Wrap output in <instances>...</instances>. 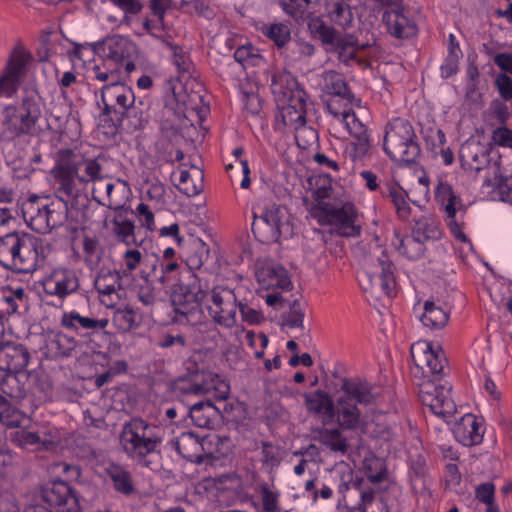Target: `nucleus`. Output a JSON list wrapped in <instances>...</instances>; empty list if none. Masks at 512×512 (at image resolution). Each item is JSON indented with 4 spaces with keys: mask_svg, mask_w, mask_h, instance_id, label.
I'll return each instance as SVG.
<instances>
[{
    "mask_svg": "<svg viewBox=\"0 0 512 512\" xmlns=\"http://www.w3.org/2000/svg\"><path fill=\"white\" fill-rule=\"evenodd\" d=\"M103 155L91 158L85 156L78 149L62 148L56 152L55 165L51 169V176L57 195L66 196L71 200V208L80 210L87 207L88 196L85 188L88 184L104 180Z\"/></svg>",
    "mask_w": 512,
    "mask_h": 512,
    "instance_id": "1",
    "label": "nucleus"
},
{
    "mask_svg": "<svg viewBox=\"0 0 512 512\" xmlns=\"http://www.w3.org/2000/svg\"><path fill=\"white\" fill-rule=\"evenodd\" d=\"M2 116L0 139L3 141L21 136L36 137L45 131L42 102L35 95H27L18 104L6 106Z\"/></svg>",
    "mask_w": 512,
    "mask_h": 512,
    "instance_id": "2",
    "label": "nucleus"
},
{
    "mask_svg": "<svg viewBox=\"0 0 512 512\" xmlns=\"http://www.w3.org/2000/svg\"><path fill=\"white\" fill-rule=\"evenodd\" d=\"M271 89L275 96L279 115L285 126L295 130L306 124L307 93L299 87L297 79L287 71L272 76Z\"/></svg>",
    "mask_w": 512,
    "mask_h": 512,
    "instance_id": "3",
    "label": "nucleus"
},
{
    "mask_svg": "<svg viewBox=\"0 0 512 512\" xmlns=\"http://www.w3.org/2000/svg\"><path fill=\"white\" fill-rule=\"evenodd\" d=\"M209 286L190 270L178 272L176 282L171 285L170 299L177 315L188 322L198 320L203 314V302L207 298Z\"/></svg>",
    "mask_w": 512,
    "mask_h": 512,
    "instance_id": "4",
    "label": "nucleus"
},
{
    "mask_svg": "<svg viewBox=\"0 0 512 512\" xmlns=\"http://www.w3.org/2000/svg\"><path fill=\"white\" fill-rule=\"evenodd\" d=\"M41 240L24 232H9L0 238V264L18 273L33 272L39 262Z\"/></svg>",
    "mask_w": 512,
    "mask_h": 512,
    "instance_id": "5",
    "label": "nucleus"
},
{
    "mask_svg": "<svg viewBox=\"0 0 512 512\" xmlns=\"http://www.w3.org/2000/svg\"><path fill=\"white\" fill-rule=\"evenodd\" d=\"M119 442L129 457L136 459L145 467L152 468V462L147 460V456L158 452L162 436L159 427L135 417L123 424Z\"/></svg>",
    "mask_w": 512,
    "mask_h": 512,
    "instance_id": "6",
    "label": "nucleus"
},
{
    "mask_svg": "<svg viewBox=\"0 0 512 512\" xmlns=\"http://www.w3.org/2000/svg\"><path fill=\"white\" fill-rule=\"evenodd\" d=\"M330 187L321 186L314 192L316 205L312 214L322 225H329L330 231L344 237L360 234L361 227L355 224L357 214L351 204L335 206L325 201L329 197Z\"/></svg>",
    "mask_w": 512,
    "mask_h": 512,
    "instance_id": "7",
    "label": "nucleus"
},
{
    "mask_svg": "<svg viewBox=\"0 0 512 512\" xmlns=\"http://www.w3.org/2000/svg\"><path fill=\"white\" fill-rule=\"evenodd\" d=\"M383 148L386 154L400 165L414 163L420 155L414 129L402 118H395L386 125Z\"/></svg>",
    "mask_w": 512,
    "mask_h": 512,
    "instance_id": "8",
    "label": "nucleus"
},
{
    "mask_svg": "<svg viewBox=\"0 0 512 512\" xmlns=\"http://www.w3.org/2000/svg\"><path fill=\"white\" fill-rule=\"evenodd\" d=\"M179 395H202L212 390L220 392L219 398H228L229 386L219 379V376L209 371L205 365L189 360L187 362V374L180 377L174 386Z\"/></svg>",
    "mask_w": 512,
    "mask_h": 512,
    "instance_id": "9",
    "label": "nucleus"
},
{
    "mask_svg": "<svg viewBox=\"0 0 512 512\" xmlns=\"http://www.w3.org/2000/svg\"><path fill=\"white\" fill-rule=\"evenodd\" d=\"M370 256L365 262V272L361 279L362 288L376 297L395 295L396 281L394 265L384 251Z\"/></svg>",
    "mask_w": 512,
    "mask_h": 512,
    "instance_id": "10",
    "label": "nucleus"
},
{
    "mask_svg": "<svg viewBox=\"0 0 512 512\" xmlns=\"http://www.w3.org/2000/svg\"><path fill=\"white\" fill-rule=\"evenodd\" d=\"M417 385L422 404L428 407L434 415L442 418L445 422H449L456 413V405L450 395L451 385L438 383V381L432 379L421 380Z\"/></svg>",
    "mask_w": 512,
    "mask_h": 512,
    "instance_id": "11",
    "label": "nucleus"
},
{
    "mask_svg": "<svg viewBox=\"0 0 512 512\" xmlns=\"http://www.w3.org/2000/svg\"><path fill=\"white\" fill-rule=\"evenodd\" d=\"M414 377L422 380H440L446 358L441 349L435 350L430 342L418 341L411 346Z\"/></svg>",
    "mask_w": 512,
    "mask_h": 512,
    "instance_id": "12",
    "label": "nucleus"
},
{
    "mask_svg": "<svg viewBox=\"0 0 512 512\" xmlns=\"http://www.w3.org/2000/svg\"><path fill=\"white\" fill-rule=\"evenodd\" d=\"M239 301L234 290L225 286H216L211 290L207 309L214 322L225 327L236 324Z\"/></svg>",
    "mask_w": 512,
    "mask_h": 512,
    "instance_id": "13",
    "label": "nucleus"
},
{
    "mask_svg": "<svg viewBox=\"0 0 512 512\" xmlns=\"http://www.w3.org/2000/svg\"><path fill=\"white\" fill-rule=\"evenodd\" d=\"M324 79L325 91L339 97L340 100L344 102V109L342 111L334 108L335 101L329 102L327 104L329 112L335 117L342 116L343 120L346 122L347 128L351 130L350 119L354 125L360 124L351 107L353 102L357 101L354 94L349 90L347 83L339 73L335 71L326 72Z\"/></svg>",
    "mask_w": 512,
    "mask_h": 512,
    "instance_id": "14",
    "label": "nucleus"
},
{
    "mask_svg": "<svg viewBox=\"0 0 512 512\" xmlns=\"http://www.w3.org/2000/svg\"><path fill=\"white\" fill-rule=\"evenodd\" d=\"M41 497L60 512H79V498L71 486L60 479L48 482L41 490Z\"/></svg>",
    "mask_w": 512,
    "mask_h": 512,
    "instance_id": "15",
    "label": "nucleus"
},
{
    "mask_svg": "<svg viewBox=\"0 0 512 512\" xmlns=\"http://www.w3.org/2000/svg\"><path fill=\"white\" fill-rule=\"evenodd\" d=\"M282 218V209L276 205L267 208L260 215L254 212L252 232L256 239L264 244L276 243L282 234Z\"/></svg>",
    "mask_w": 512,
    "mask_h": 512,
    "instance_id": "16",
    "label": "nucleus"
},
{
    "mask_svg": "<svg viewBox=\"0 0 512 512\" xmlns=\"http://www.w3.org/2000/svg\"><path fill=\"white\" fill-rule=\"evenodd\" d=\"M385 8L387 9L382 14V22L390 35L398 39H405L417 34V25L410 18L402 0H399L398 5H390Z\"/></svg>",
    "mask_w": 512,
    "mask_h": 512,
    "instance_id": "17",
    "label": "nucleus"
},
{
    "mask_svg": "<svg viewBox=\"0 0 512 512\" xmlns=\"http://www.w3.org/2000/svg\"><path fill=\"white\" fill-rule=\"evenodd\" d=\"M101 99L104 104L102 116H117L119 110H124L128 105L134 104L133 90L120 80L115 83H107L101 88Z\"/></svg>",
    "mask_w": 512,
    "mask_h": 512,
    "instance_id": "18",
    "label": "nucleus"
},
{
    "mask_svg": "<svg viewBox=\"0 0 512 512\" xmlns=\"http://www.w3.org/2000/svg\"><path fill=\"white\" fill-rule=\"evenodd\" d=\"M91 49L94 53L103 55L105 60L112 61L117 65L124 60L135 58L138 54L137 46L123 36H113L101 42L94 43Z\"/></svg>",
    "mask_w": 512,
    "mask_h": 512,
    "instance_id": "19",
    "label": "nucleus"
},
{
    "mask_svg": "<svg viewBox=\"0 0 512 512\" xmlns=\"http://www.w3.org/2000/svg\"><path fill=\"white\" fill-rule=\"evenodd\" d=\"M30 360L29 350L21 343L0 344V370L17 374L22 372Z\"/></svg>",
    "mask_w": 512,
    "mask_h": 512,
    "instance_id": "20",
    "label": "nucleus"
},
{
    "mask_svg": "<svg viewBox=\"0 0 512 512\" xmlns=\"http://www.w3.org/2000/svg\"><path fill=\"white\" fill-rule=\"evenodd\" d=\"M364 484L363 479L357 478L341 485L340 491L344 493V501L350 509L365 512L366 506L373 502L375 491L370 486L365 487Z\"/></svg>",
    "mask_w": 512,
    "mask_h": 512,
    "instance_id": "21",
    "label": "nucleus"
},
{
    "mask_svg": "<svg viewBox=\"0 0 512 512\" xmlns=\"http://www.w3.org/2000/svg\"><path fill=\"white\" fill-rule=\"evenodd\" d=\"M148 107L143 101L128 105L124 110H119L116 117L110 118L111 127L116 129L117 126L127 131H136L144 127L148 122Z\"/></svg>",
    "mask_w": 512,
    "mask_h": 512,
    "instance_id": "22",
    "label": "nucleus"
},
{
    "mask_svg": "<svg viewBox=\"0 0 512 512\" xmlns=\"http://www.w3.org/2000/svg\"><path fill=\"white\" fill-rule=\"evenodd\" d=\"M79 288V280L71 270H56L44 281V291L64 298Z\"/></svg>",
    "mask_w": 512,
    "mask_h": 512,
    "instance_id": "23",
    "label": "nucleus"
},
{
    "mask_svg": "<svg viewBox=\"0 0 512 512\" xmlns=\"http://www.w3.org/2000/svg\"><path fill=\"white\" fill-rule=\"evenodd\" d=\"M330 51L336 52L338 61L345 66L356 64L364 70L371 65L369 60L363 59L357 55L358 51L361 50L358 48V38L354 34L344 35Z\"/></svg>",
    "mask_w": 512,
    "mask_h": 512,
    "instance_id": "24",
    "label": "nucleus"
},
{
    "mask_svg": "<svg viewBox=\"0 0 512 512\" xmlns=\"http://www.w3.org/2000/svg\"><path fill=\"white\" fill-rule=\"evenodd\" d=\"M29 54L24 50H14L10 56L5 73L0 78V90L10 95L15 90L18 78L24 70V67L29 59Z\"/></svg>",
    "mask_w": 512,
    "mask_h": 512,
    "instance_id": "25",
    "label": "nucleus"
},
{
    "mask_svg": "<svg viewBox=\"0 0 512 512\" xmlns=\"http://www.w3.org/2000/svg\"><path fill=\"white\" fill-rule=\"evenodd\" d=\"M182 256L187 270L200 269L210 260V247L202 239L191 237L182 247Z\"/></svg>",
    "mask_w": 512,
    "mask_h": 512,
    "instance_id": "26",
    "label": "nucleus"
},
{
    "mask_svg": "<svg viewBox=\"0 0 512 512\" xmlns=\"http://www.w3.org/2000/svg\"><path fill=\"white\" fill-rule=\"evenodd\" d=\"M341 390L344 396L359 404H371L378 397L371 384L356 379H342Z\"/></svg>",
    "mask_w": 512,
    "mask_h": 512,
    "instance_id": "27",
    "label": "nucleus"
},
{
    "mask_svg": "<svg viewBox=\"0 0 512 512\" xmlns=\"http://www.w3.org/2000/svg\"><path fill=\"white\" fill-rule=\"evenodd\" d=\"M175 450L185 459L200 463L203 459L202 440L193 432H184L173 441Z\"/></svg>",
    "mask_w": 512,
    "mask_h": 512,
    "instance_id": "28",
    "label": "nucleus"
},
{
    "mask_svg": "<svg viewBox=\"0 0 512 512\" xmlns=\"http://www.w3.org/2000/svg\"><path fill=\"white\" fill-rule=\"evenodd\" d=\"M477 418L472 414L464 415L454 428V435L464 446H473L481 443L483 435L479 431Z\"/></svg>",
    "mask_w": 512,
    "mask_h": 512,
    "instance_id": "29",
    "label": "nucleus"
},
{
    "mask_svg": "<svg viewBox=\"0 0 512 512\" xmlns=\"http://www.w3.org/2000/svg\"><path fill=\"white\" fill-rule=\"evenodd\" d=\"M45 204H39L34 200H30L24 204L22 212L23 217L28 226L40 234H47L50 232L49 218L45 213Z\"/></svg>",
    "mask_w": 512,
    "mask_h": 512,
    "instance_id": "30",
    "label": "nucleus"
},
{
    "mask_svg": "<svg viewBox=\"0 0 512 512\" xmlns=\"http://www.w3.org/2000/svg\"><path fill=\"white\" fill-rule=\"evenodd\" d=\"M487 151L478 143H467L461 147L459 159L462 168L479 172L488 162Z\"/></svg>",
    "mask_w": 512,
    "mask_h": 512,
    "instance_id": "31",
    "label": "nucleus"
},
{
    "mask_svg": "<svg viewBox=\"0 0 512 512\" xmlns=\"http://www.w3.org/2000/svg\"><path fill=\"white\" fill-rule=\"evenodd\" d=\"M109 324L108 319H94L82 316L78 312L72 311L64 313L61 317V325L70 330L78 331L79 329L98 331L105 329Z\"/></svg>",
    "mask_w": 512,
    "mask_h": 512,
    "instance_id": "32",
    "label": "nucleus"
},
{
    "mask_svg": "<svg viewBox=\"0 0 512 512\" xmlns=\"http://www.w3.org/2000/svg\"><path fill=\"white\" fill-rule=\"evenodd\" d=\"M189 416L195 426L210 429L220 417V411L211 401L198 402L190 407Z\"/></svg>",
    "mask_w": 512,
    "mask_h": 512,
    "instance_id": "33",
    "label": "nucleus"
},
{
    "mask_svg": "<svg viewBox=\"0 0 512 512\" xmlns=\"http://www.w3.org/2000/svg\"><path fill=\"white\" fill-rule=\"evenodd\" d=\"M336 413L337 421L342 428L353 430L358 427L361 412L351 399L341 396L337 401Z\"/></svg>",
    "mask_w": 512,
    "mask_h": 512,
    "instance_id": "34",
    "label": "nucleus"
},
{
    "mask_svg": "<svg viewBox=\"0 0 512 512\" xmlns=\"http://www.w3.org/2000/svg\"><path fill=\"white\" fill-rule=\"evenodd\" d=\"M55 197V200L45 204V213H47V218H49L50 232L52 229L62 226L68 218L69 211L75 209L71 208V200L66 198V196L57 195L55 192Z\"/></svg>",
    "mask_w": 512,
    "mask_h": 512,
    "instance_id": "35",
    "label": "nucleus"
},
{
    "mask_svg": "<svg viewBox=\"0 0 512 512\" xmlns=\"http://www.w3.org/2000/svg\"><path fill=\"white\" fill-rule=\"evenodd\" d=\"M180 184L181 186H177V188L188 197L200 194L204 189L203 171L193 165L190 170H182L180 175Z\"/></svg>",
    "mask_w": 512,
    "mask_h": 512,
    "instance_id": "36",
    "label": "nucleus"
},
{
    "mask_svg": "<svg viewBox=\"0 0 512 512\" xmlns=\"http://www.w3.org/2000/svg\"><path fill=\"white\" fill-rule=\"evenodd\" d=\"M317 440L332 452L346 454L349 448L348 439L337 428H322L318 431Z\"/></svg>",
    "mask_w": 512,
    "mask_h": 512,
    "instance_id": "37",
    "label": "nucleus"
},
{
    "mask_svg": "<svg viewBox=\"0 0 512 512\" xmlns=\"http://www.w3.org/2000/svg\"><path fill=\"white\" fill-rule=\"evenodd\" d=\"M310 32L318 38L324 46L333 49L344 35L333 26L327 25L319 18L312 19L308 24Z\"/></svg>",
    "mask_w": 512,
    "mask_h": 512,
    "instance_id": "38",
    "label": "nucleus"
},
{
    "mask_svg": "<svg viewBox=\"0 0 512 512\" xmlns=\"http://www.w3.org/2000/svg\"><path fill=\"white\" fill-rule=\"evenodd\" d=\"M124 209L116 211V215L112 220L113 228L112 231L118 240L124 242L126 245H137L138 241L134 233L135 226L131 220H127L124 217Z\"/></svg>",
    "mask_w": 512,
    "mask_h": 512,
    "instance_id": "39",
    "label": "nucleus"
},
{
    "mask_svg": "<svg viewBox=\"0 0 512 512\" xmlns=\"http://www.w3.org/2000/svg\"><path fill=\"white\" fill-rule=\"evenodd\" d=\"M305 405L309 411L317 414L324 413L330 418L335 414L334 403L329 394L323 390L305 394Z\"/></svg>",
    "mask_w": 512,
    "mask_h": 512,
    "instance_id": "40",
    "label": "nucleus"
},
{
    "mask_svg": "<svg viewBox=\"0 0 512 512\" xmlns=\"http://www.w3.org/2000/svg\"><path fill=\"white\" fill-rule=\"evenodd\" d=\"M170 89L178 106L182 105L187 111L196 112L201 118V114L208 110V108L203 105V98L199 92L191 91L188 93L186 89L184 92H177L175 85H172Z\"/></svg>",
    "mask_w": 512,
    "mask_h": 512,
    "instance_id": "41",
    "label": "nucleus"
},
{
    "mask_svg": "<svg viewBox=\"0 0 512 512\" xmlns=\"http://www.w3.org/2000/svg\"><path fill=\"white\" fill-rule=\"evenodd\" d=\"M107 474L113 481L115 489L125 495L134 492L132 477L129 471L122 466L112 463L107 467Z\"/></svg>",
    "mask_w": 512,
    "mask_h": 512,
    "instance_id": "42",
    "label": "nucleus"
},
{
    "mask_svg": "<svg viewBox=\"0 0 512 512\" xmlns=\"http://www.w3.org/2000/svg\"><path fill=\"white\" fill-rule=\"evenodd\" d=\"M449 320V315L441 307L435 305L432 301H426L424 304V313L421 321L426 327L439 329L444 327Z\"/></svg>",
    "mask_w": 512,
    "mask_h": 512,
    "instance_id": "43",
    "label": "nucleus"
},
{
    "mask_svg": "<svg viewBox=\"0 0 512 512\" xmlns=\"http://www.w3.org/2000/svg\"><path fill=\"white\" fill-rule=\"evenodd\" d=\"M69 116V108L62 100L53 101L49 109V118L45 119V131H61Z\"/></svg>",
    "mask_w": 512,
    "mask_h": 512,
    "instance_id": "44",
    "label": "nucleus"
},
{
    "mask_svg": "<svg viewBox=\"0 0 512 512\" xmlns=\"http://www.w3.org/2000/svg\"><path fill=\"white\" fill-rule=\"evenodd\" d=\"M121 279V275L117 271H102L95 279L94 286L99 294L111 296L117 294V290L121 288Z\"/></svg>",
    "mask_w": 512,
    "mask_h": 512,
    "instance_id": "45",
    "label": "nucleus"
},
{
    "mask_svg": "<svg viewBox=\"0 0 512 512\" xmlns=\"http://www.w3.org/2000/svg\"><path fill=\"white\" fill-rule=\"evenodd\" d=\"M382 194L384 197L391 200L399 218L405 220L410 216L411 209L405 200L407 193L404 192L400 186L389 184L386 186V189L382 191Z\"/></svg>",
    "mask_w": 512,
    "mask_h": 512,
    "instance_id": "46",
    "label": "nucleus"
},
{
    "mask_svg": "<svg viewBox=\"0 0 512 512\" xmlns=\"http://www.w3.org/2000/svg\"><path fill=\"white\" fill-rule=\"evenodd\" d=\"M435 196L437 201L443 205L448 219H453L456 215V203L459 198L453 192L452 186L446 182H440L436 188Z\"/></svg>",
    "mask_w": 512,
    "mask_h": 512,
    "instance_id": "47",
    "label": "nucleus"
},
{
    "mask_svg": "<svg viewBox=\"0 0 512 512\" xmlns=\"http://www.w3.org/2000/svg\"><path fill=\"white\" fill-rule=\"evenodd\" d=\"M420 234L412 232L410 236H406L400 240L398 251L409 259L420 258L425 251L424 243L419 240Z\"/></svg>",
    "mask_w": 512,
    "mask_h": 512,
    "instance_id": "48",
    "label": "nucleus"
},
{
    "mask_svg": "<svg viewBox=\"0 0 512 512\" xmlns=\"http://www.w3.org/2000/svg\"><path fill=\"white\" fill-rule=\"evenodd\" d=\"M263 465L271 472L278 467L284 458V451L279 445L268 441L261 442Z\"/></svg>",
    "mask_w": 512,
    "mask_h": 512,
    "instance_id": "49",
    "label": "nucleus"
},
{
    "mask_svg": "<svg viewBox=\"0 0 512 512\" xmlns=\"http://www.w3.org/2000/svg\"><path fill=\"white\" fill-rule=\"evenodd\" d=\"M89 74L92 80L99 83H115L120 80V70L118 67H109L108 61L104 59L101 64L93 65Z\"/></svg>",
    "mask_w": 512,
    "mask_h": 512,
    "instance_id": "50",
    "label": "nucleus"
},
{
    "mask_svg": "<svg viewBox=\"0 0 512 512\" xmlns=\"http://www.w3.org/2000/svg\"><path fill=\"white\" fill-rule=\"evenodd\" d=\"M331 20L343 29L350 28L353 22V14L349 5L343 2H336L330 12Z\"/></svg>",
    "mask_w": 512,
    "mask_h": 512,
    "instance_id": "51",
    "label": "nucleus"
},
{
    "mask_svg": "<svg viewBox=\"0 0 512 512\" xmlns=\"http://www.w3.org/2000/svg\"><path fill=\"white\" fill-rule=\"evenodd\" d=\"M113 321L123 331H130L138 326L136 313L129 307L117 309L114 312Z\"/></svg>",
    "mask_w": 512,
    "mask_h": 512,
    "instance_id": "52",
    "label": "nucleus"
},
{
    "mask_svg": "<svg viewBox=\"0 0 512 512\" xmlns=\"http://www.w3.org/2000/svg\"><path fill=\"white\" fill-rule=\"evenodd\" d=\"M1 390L12 399H22L26 396V390L20 383L16 374L10 373L1 382Z\"/></svg>",
    "mask_w": 512,
    "mask_h": 512,
    "instance_id": "53",
    "label": "nucleus"
},
{
    "mask_svg": "<svg viewBox=\"0 0 512 512\" xmlns=\"http://www.w3.org/2000/svg\"><path fill=\"white\" fill-rule=\"evenodd\" d=\"M261 495L262 508L264 512H279L280 507L278 504L279 493L270 489L268 483H262L259 486Z\"/></svg>",
    "mask_w": 512,
    "mask_h": 512,
    "instance_id": "54",
    "label": "nucleus"
},
{
    "mask_svg": "<svg viewBox=\"0 0 512 512\" xmlns=\"http://www.w3.org/2000/svg\"><path fill=\"white\" fill-rule=\"evenodd\" d=\"M264 34L274 41L278 47H283L291 38L290 29L287 25L276 23L266 28Z\"/></svg>",
    "mask_w": 512,
    "mask_h": 512,
    "instance_id": "55",
    "label": "nucleus"
},
{
    "mask_svg": "<svg viewBox=\"0 0 512 512\" xmlns=\"http://www.w3.org/2000/svg\"><path fill=\"white\" fill-rule=\"evenodd\" d=\"M56 346V355L60 357H69L77 348V341L64 333H58L51 342Z\"/></svg>",
    "mask_w": 512,
    "mask_h": 512,
    "instance_id": "56",
    "label": "nucleus"
},
{
    "mask_svg": "<svg viewBox=\"0 0 512 512\" xmlns=\"http://www.w3.org/2000/svg\"><path fill=\"white\" fill-rule=\"evenodd\" d=\"M0 423L8 428L18 427L20 424V414L16 409L8 406L4 398L0 396Z\"/></svg>",
    "mask_w": 512,
    "mask_h": 512,
    "instance_id": "57",
    "label": "nucleus"
},
{
    "mask_svg": "<svg viewBox=\"0 0 512 512\" xmlns=\"http://www.w3.org/2000/svg\"><path fill=\"white\" fill-rule=\"evenodd\" d=\"M367 477L373 483L381 482L384 478L382 471V463L376 457L365 458L363 462Z\"/></svg>",
    "mask_w": 512,
    "mask_h": 512,
    "instance_id": "58",
    "label": "nucleus"
},
{
    "mask_svg": "<svg viewBox=\"0 0 512 512\" xmlns=\"http://www.w3.org/2000/svg\"><path fill=\"white\" fill-rule=\"evenodd\" d=\"M234 59L240 63L244 68L249 65L255 66L261 61L258 54L253 53L251 46H241L234 52Z\"/></svg>",
    "mask_w": 512,
    "mask_h": 512,
    "instance_id": "59",
    "label": "nucleus"
},
{
    "mask_svg": "<svg viewBox=\"0 0 512 512\" xmlns=\"http://www.w3.org/2000/svg\"><path fill=\"white\" fill-rule=\"evenodd\" d=\"M412 232H418L420 235L419 240L423 243L430 239H438L440 237V231L433 223L428 222H417Z\"/></svg>",
    "mask_w": 512,
    "mask_h": 512,
    "instance_id": "60",
    "label": "nucleus"
},
{
    "mask_svg": "<svg viewBox=\"0 0 512 512\" xmlns=\"http://www.w3.org/2000/svg\"><path fill=\"white\" fill-rule=\"evenodd\" d=\"M499 94L504 100L512 99V78L506 73H500L495 80Z\"/></svg>",
    "mask_w": 512,
    "mask_h": 512,
    "instance_id": "61",
    "label": "nucleus"
},
{
    "mask_svg": "<svg viewBox=\"0 0 512 512\" xmlns=\"http://www.w3.org/2000/svg\"><path fill=\"white\" fill-rule=\"evenodd\" d=\"M147 281L151 280L152 282L157 281L161 285H167L170 281L177 279L176 276L166 274V272L160 267V269H157V260H154L152 264V272L147 274L146 276H143Z\"/></svg>",
    "mask_w": 512,
    "mask_h": 512,
    "instance_id": "62",
    "label": "nucleus"
},
{
    "mask_svg": "<svg viewBox=\"0 0 512 512\" xmlns=\"http://www.w3.org/2000/svg\"><path fill=\"white\" fill-rule=\"evenodd\" d=\"M238 310L241 314L242 320L251 325L259 324L262 320L260 312L249 307L247 304L239 302Z\"/></svg>",
    "mask_w": 512,
    "mask_h": 512,
    "instance_id": "63",
    "label": "nucleus"
},
{
    "mask_svg": "<svg viewBox=\"0 0 512 512\" xmlns=\"http://www.w3.org/2000/svg\"><path fill=\"white\" fill-rule=\"evenodd\" d=\"M493 139L500 146L512 148V131L506 127L496 129Z\"/></svg>",
    "mask_w": 512,
    "mask_h": 512,
    "instance_id": "64",
    "label": "nucleus"
}]
</instances>
